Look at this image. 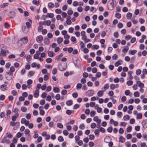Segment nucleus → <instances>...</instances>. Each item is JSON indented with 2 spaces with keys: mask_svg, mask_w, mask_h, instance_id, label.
Listing matches in <instances>:
<instances>
[{
  "mask_svg": "<svg viewBox=\"0 0 147 147\" xmlns=\"http://www.w3.org/2000/svg\"><path fill=\"white\" fill-rule=\"evenodd\" d=\"M122 60H118L117 62L115 63V65L116 67H117L120 65L121 63Z\"/></svg>",
  "mask_w": 147,
  "mask_h": 147,
  "instance_id": "nucleus-18",
  "label": "nucleus"
},
{
  "mask_svg": "<svg viewBox=\"0 0 147 147\" xmlns=\"http://www.w3.org/2000/svg\"><path fill=\"white\" fill-rule=\"evenodd\" d=\"M25 133L26 134L28 135V136L30 137V140H31V138L30 136V131L28 129H25L24 131Z\"/></svg>",
  "mask_w": 147,
  "mask_h": 147,
  "instance_id": "nucleus-13",
  "label": "nucleus"
},
{
  "mask_svg": "<svg viewBox=\"0 0 147 147\" xmlns=\"http://www.w3.org/2000/svg\"><path fill=\"white\" fill-rule=\"evenodd\" d=\"M49 74L47 73V75H45L44 76V80L45 81L49 79Z\"/></svg>",
  "mask_w": 147,
  "mask_h": 147,
  "instance_id": "nucleus-36",
  "label": "nucleus"
},
{
  "mask_svg": "<svg viewBox=\"0 0 147 147\" xmlns=\"http://www.w3.org/2000/svg\"><path fill=\"white\" fill-rule=\"evenodd\" d=\"M125 146L127 147H131V144L129 142H126L125 143Z\"/></svg>",
  "mask_w": 147,
  "mask_h": 147,
  "instance_id": "nucleus-55",
  "label": "nucleus"
},
{
  "mask_svg": "<svg viewBox=\"0 0 147 147\" xmlns=\"http://www.w3.org/2000/svg\"><path fill=\"white\" fill-rule=\"evenodd\" d=\"M136 84H137L138 86L140 88H143L144 86V85L143 83H142L141 81H136Z\"/></svg>",
  "mask_w": 147,
  "mask_h": 147,
  "instance_id": "nucleus-9",
  "label": "nucleus"
},
{
  "mask_svg": "<svg viewBox=\"0 0 147 147\" xmlns=\"http://www.w3.org/2000/svg\"><path fill=\"white\" fill-rule=\"evenodd\" d=\"M1 52L2 54V55L4 56H6V52L4 50H1Z\"/></svg>",
  "mask_w": 147,
  "mask_h": 147,
  "instance_id": "nucleus-56",
  "label": "nucleus"
},
{
  "mask_svg": "<svg viewBox=\"0 0 147 147\" xmlns=\"http://www.w3.org/2000/svg\"><path fill=\"white\" fill-rule=\"evenodd\" d=\"M94 94V92L93 90H90L88 91L86 93V94L87 96H91Z\"/></svg>",
  "mask_w": 147,
  "mask_h": 147,
  "instance_id": "nucleus-5",
  "label": "nucleus"
},
{
  "mask_svg": "<svg viewBox=\"0 0 147 147\" xmlns=\"http://www.w3.org/2000/svg\"><path fill=\"white\" fill-rule=\"evenodd\" d=\"M28 39L27 37H24L22 38L18 41V44L20 43L21 41H22L23 43L25 44H26L28 42Z\"/></svg>",
  "mask_w": 147,
  "mask_h": 147,
  "instance_id": "nucleus-4",
  "label": "nucleus"
},
{
  "mask_svg": "<svg viewBox=\"0 0 147 147\" xmlns=\"http://www.w3.org/2000/svg\"><path fill=\"white\" fill-rule=\"evenodd\" d=\"M99 48V46L98 45H93L92 47V49H98Z\"/></svg>",
  "mask_w": 147,
  "mask_h": 147,
  "instance_id": "nucleus-51",
  "label": "nucleus"
},
{
  "mask_svg": "<svg viewBox=\"0 0 147 147\" xmlns=\"http://www.w3.org/2000/svg\"><path fill=\"white\" fill-rule=\"evenodd\" d=\"M63 38L61 37H59L57 38V41L58 44L61 43L63 41Z\"/></svg>",
  "mask_w": 147,
  "mask_h": 147,
  "instance_id": "nucleus-27",
  "label": "nucleus"
},
{
  "mask_svg": "<svg viewBox=\"0 0 147 147\" xmlns=\"http://www.w3.org/2000/svg\"><path fill=\"white\" fill-rule=\"evenodd\" d=\"M137 52L136 50H129V54L131 55H134Z\"/></svg>",
  "mask_w": 147,
  "mask_h": 147,
  "instance_id": "nucleus-21",
  "label": "nucleus"
},
{
  "mask_svg": "<svg viewBox=\"0 0 147 147\" xmlns=\"http://www.w3.org/2000/svg\"><path fill=\"white\" fill-rule=\"evenodd\" d=\"M55 11L56 13L57 14L61 13V9H56L55 10Z\"/></svg>",
  "mask_w": 147,
  "mask_h": 147,
  "instance_id": "nucleus-40",
  "label": "nucleus"
},
{
  "mask_svg": "<svg viewBox=\"0 0 147 147\" xmlns=\"http://www.w3.org/2000/svg\"><path fill=\"white\" fill-rule=\"evenodd\" d=\"M96 126V123H92L90 125V127L92 129H94L95 128Z\"/></svg>",
  "mask_w": 147,
  "mask_h": 147,
  "instance_id": "nucleus-57",
  "label": "nucleus"
},
{
  "mask_svg": "<svg viewBox=\"0 0 147 147\" xmlns=\"http://www.w3.org/2000/svg\"><path fill=\"white\" fill-rule=\"evenodd\" d=\"M66 67V64L65 63L60 64L59 66V69L61 71H63L65 70Z\"/></svg>",
  "mask_w": 147,
  "mask_h": 147,
  "instance_id": "nucleus-3",
  "label": "nucleus"
},
{
  "mask_svg": "<svg viewBox=\"0 0 147 147\" xmlns=\"http://www.w3.org/2000/svg\"><path fill=\"white\" fill-rule=\"evenodd\" d=\"M131 36L130 35H126L125 36V38L126 40H128L131 38Z\"/></svg>",
  "mask_w": 147,
  "mask_h": 147,
  "instance_id": "nucleus-50",
  "label": "nucleus"
},
{
  "mask_svg": "<svg viewBox=\"0 0 147 147\" xmlns=\"http://www.w3.org/2000/svg\"><path fill=\"white\" fill-rule=\"evenodd\" d=\"M17 125L19 126L20 125V123L19 122H14L13 121H11L10 123V125L12 126H16Z\"/></svg>",
  "mask_w": 147,
  "mask_h": 147,
  "instance_id": "nucleus-17",
  "label": "nucleus"
},
{
  "mask_svg": "<svg viewBox=\"0 0 147 147\" xmlns=\"http://www.w3.org/2000/svg\"><path fill=\"white\" fill-rule=\"evenodd\" d=\"M52 59L51 58H47L46 60V61L47 63H50L52 62Z\"/></svg>",
  "mask_w": 147,
  "mask_h": 147,
  "instance_id": "nucleus-63",
  "label": "nucleus"
},
{
  "mask_svg": "<svg viewBox=\"0 0 147 147\" xmlns=\"http://www.w3.org/2000/svg\"><path fill=\"white\" fill-rule=\"evenodd\" d=\"M39 91L38 90L36 89V90L34 91V96L35 98L38 97L39 95Z\"/></svg>",
  "mask_w": 147,
  "mask_h": 147,
  "instance_id": "nucleus-14",
  "label": "nucleus"
},
{
  "mask_svg": "<svg viewBox=\"0 0 147 147\" xmlns=\"http://www.w3.org/2000/svg\"><path fill=\"white\" fill-rule=\"evenodd\" d=\"M57 126L60 128H62L63 127V125L60 123H58L57 124Z\"/></svg>",
  "mask_w": 147,
  "mask_h": 147,
  "instance_id": "nucleus-49",
  "label": "nucleus"
},
{
  "mask_svg": "<svg viewBox=\"0 0 147 147\" xmlns=\"http://www.w3.org/2000/svg\"><path fill=\"white\" fill-rule=\"evenodd\" d=\"M115 16L117 18L119 19L121 18V15L120 13H117L115 15Z\"/></svg>",
  "mask_w": 147,
  "mask_h": 147,
  "instance_id": "nucleus-44",
  "label": "nucleus"
},
{
  "mask_svg": "<svg viewBox=\"0 0 147 147\" xmlns=\"http://www.w3.org/2000/svg\"><path fill=\"white\" fill-rule=\"evenodd\" d=\"M60 96L59 94H57L55 96V99L57 100H59L60 99Z\"/></svg>",
  "mask_w": 147,
  "mask_h": 147,
  "instance_id": "nucleus-61",
  "label": "nucleus"
},
{
  "mask_svg": "<svg viewBox=\"0 0 147 147\" xmlns=\"http://www.w3.org/2000/svg\"><path fill=\"white\" fill-rule=\"evenodd\" d=\"M82 86V85L80 83H78L76 86L77 89H80Z\"/></svg>",
  "mask_w": 147,
  "mask_h": 147,
  "instance_id": "nucleus-54",
  "label": "nucleus"
},
{
  "mask_svg": "<svg viewBox=\"0 0 147 147\" xmlns=\"http://www.w3.org/2000/svg\"><path fill=\"white\" fill-rule=\"evenodd\" d=\"M142 125L144 128H146L147 127V121L144 120L142 122Z\"/></svg>",
  "mask_w": 147,
  "mask_h": 147,
  "instance_id": "nucleus-22",
  "label": "nucleus"
},
{
  "mask_svg": "<svg viewBox=\"0 0 147 147\" xmlns=\"http://www.w3.org/2000/svg\"><path fill=\"white\" fill-rule=\"evenodd\" d=\"M115 0H109V3L108 4L107 7L108 9L110 10H112L114 7V1Z\"/></svg>",
  "mask_w": 147,
  "mask_h": 147,
  "instance_id": "nucleus-1",
  "label": "nucleus"
},
{
  "mask_svg": "<svg viewBox=\"0 0 147 147\" xmlns=\"http://www.w3.org/2000/svg\"><path fill=\"white\" fill-rule=\"evenodd\" d=\"M95 114L96 113L95 111H92L90 113V116L91 117H93L95 115Z\"/></svg>",
  "mask_w": 147,
  "mask_h": 147,
  "instance_id": "nucleus-48",
  "label": "nucleus"
},
{
  "mask_svg": "<svg viewBox=\"0 0 147 147\" xmlns=\"http://www.w3.org/2000/svg\"><path fill=\"white\" fill-rule=\"evenodd\" d=\"M19 114L18 113H16L15 116H13L12 117V120L13 121H15L18 117Z\"/></svg>",
  "mask_w": 147,
  "mask_h": 147,
  "instance_id": "nucleus-19",
  "label": "nucleus"
},
{
  "mask_svg": "<svg viewBox=\"0 0 147 147\" xmlns=\"http://www.w3.org/2000/svg\"><path fill=\"white\" fill-rule=\"evenodd\" d=\"M67 93V91L64 90H62L61 92V94L63 95H65Z\"/></svg>",
  "mask_w": 147,
  "mask_h": 147,
  "instance_id": "nucleus-60",
  "label": "nucleus"
},
{
  "mask_svg": "<svg viewBox=\"0 0 147 147\" xmlns=\"http://www.w3.org/2000/svg\"><path fill=\"white\" fill-rule=\"evenodd\" d=\"M99 132V130L98 129H96L94 132V134L96 135V136L97 137L98 136Z\"/></svg>",
  "mask_w": 147,
  "mask_h": 147,
  "instance_id": "nucleus-31",
  "label": "nucleus"
},
{
  "mask_svg": "<svg viewBox=\"0 0 147 147\" xmlns=\"http://www.w3.org/2000/svg\"><path fill=\"white\" fill-rule=\"evenodd\" d=\"M129 50V47L127 46H125L123 47V49L122 50L123 53H126Z\"/></svg>",
  "mask_w": 147,
  "mask_h": 147,
  "instance_id": "nucleus-16",
  "label": "nucleus"
},
{
  "mask_svg": "<svg viewBox=\"0 0 147 147\" xmlns=\"http://www.w3.org/2000/svg\"><path fill=\"white\" fill-rule=\"evenodd\" d=\"M43 39V37L41 35L38 36L36 38L37 41L39 43L41 42Z\"/></svg>",
  "mask_w": 147,
  "mask_h": 147,
  "instance_id": "nucleus-10",
  "label": "nucleus"
},
{
  "mask_svg": "<svg viewBox=\"0 0 147 147\" xmlns=\"http://www.w3.org/2000/svg\"><path fill=\"white\" fill-rule=\"evenodd\" d=\"M72 101L71 100H70L67 101L66 102V104L68 106H70L72 104Z\"/></svg>",
  "mask_w": 147,
  "mask_h": 147,
  "instance_id": "nucleus-29",
  "label": "nucleus"
},
{
  "mask_svg": "<svg viewBox=\"0 0 147 147\" xmlns=\"http://www.w3.org/2000/svg\"><path fill=\"white\" fill-rule=\"evenodd\" d=\"M48 55L49 57H52L53 56V53L51 51L48 52Z\"/></svg>",
  "mask_w": 147,
  "mask_h": 147,
  "instance_id": "nucleus-34",
  "label": "nucleus"
},
{
  "mask_svg": "<svg viewBox=\"0 0 147 147\" xmlns=\"http://www.w3.org/2000/svg\"><path fill=\"white\" fill-rule=\"evenodd\" d=\"M15 12L13 11H11L9 14V16L11 18H13L15 17Z\"/></svg>",
  "mask_w": 147,
  "mask_h": 147,
  "instance_id": "nucleus-11",
  "label": "nucleus"
},
{
  "mask_svg": "<svg viewBox=\"0 0 147 147\" xmlns=\"http://www.w3.org/2000/svg\"><path fill=\"white\" fill-rule=\"evenodd\" d=\"M133 82L132 81L129 80L127 82V84L128 86H131L133 84Z\"/></svg>",
  "mask_w": 147,
  "mask_h": 147,
  "instance_id": "nucleus-43",
  "label": "nucleus"
},
{
  "mask_svg": "<svg viewBox=\"0 0 147 147\" xmlns=\"http://www.w3.org/2000/svg\"><path fill=\"white\" fill-rule=\"evenodd\" d=\"M114 36L116 38H117L119 36V34L117 32H115L113 34Z\"/></svg>",
  "mask_w": 147,
  "mask_h": 147,
  "instance_id": "nucleus-58",
  "label": "nucleus"
},
{
  "mask_svg": "<svg viewBox=\"0 0 147 147\" xmlns=\"http://www.w3.org/2000/svg\"><path fill=\"white\" fill-rule=\"evenodd\" d=\"M48 6L49 8H51L54 7L55 5L53 3L49 2L48 3Z\"/></svg>",
  "mask_w": 147,
  "mask_h": 147,
  "instance_id": "nucleus-23",
  "label": "nucleus"
},
{
  "mask_svg": "<svg viewBox=\"0 0 147 147\" xmlns=\"http://www.w3.org/2000/svg\"><path fill=\"white\" fill-rule=\"evenodd\" d=\"M8 5V3H4L3 4L0 6V7L1 8H3Z\"/></svg>",
  "mask_w": 147,
  "mask_h": 147,
  "instance_id": "nucleus-52",
  "label": "nucleus"
},
{
  "mask_svg": "<svg viewBox=\"0 0 147 147\" xmlns=\"http://www.w3.org/2000/svg\"><path fill=\"white\" fill-rule=\"evenodd\" d=\"M58 140L60 142H62L64 140L63 138L61 136H59L58 138Z\"/></svg>",
  "mask_w": 147,
  "mask_h": 147,
  "instance_id": "nucleus-45",
  "label": "nucleus"
},
{
  "mask_svg": "<svg viewBox=\"0 0 147 147\" xmlns=\"http://www.w3.org/2000/svg\"><path fill=\"white\" fill-rule=\"evenodd\" d=\"M124 130L122 128H120L119 130V132L121 134H123L124 132Z\"/></svg>",
  "mask_w": 147,
  "mask_h": 147,
  "instance_id": "nucleus-59",
  "label": "nucleus"
},
{
  "mask_svg": "<svg viewBox=\"0 0 147 147\" xmlns=\"http://www.w3.org/2000/svg\"><path fill=\"white\" fill-rule=\"evenodd\" d=\"M71 40L72 42H74L75 43L76 42V38L74 36L71 37Z\"/></svg>",
  "mask_w": 147,
  "mask_h": 147,
  "instance_id": "nucleus-41",
  "label": "nucleus"
},
{
  "mask_svg": "<svg viewBox=\"0 0 147 147\" xmlns=\"http://www.w3.org/2000/svg\"><path fill=\"white\" fill-rule=\"evenodd\" d=\"M51 21L49 20L45 21L42 23V25H47L48 26H49L51 24Z\"/></svg>",
  "mask_w": 147,
  "mask_h": 147,
  "instance_id": "nucleus-12",
  "label": "nucleus"
},
{
  "mask_svg": "<svg viewBox=\"0 0 147 147\" xmlns=\"http://www.w3.org/2000/svg\"><path fill=\"white\" fill-rule=\"evenodd\" d=\"M59 90V88L57 87H55L53 88V91L55 93L58 92Z\"/></svg>",
  "mask_w": 147,
  "mask_h": 147,
  "instance_id": "nucleus-26",
  "label": "nucleus"
},
{
  "mask_svg": "<svg viewBox=\"0 0 147 147\" xmlns=\"http://www.w3.org/2000/svg\"><path fill=\"white\" fill-rule=\"evenodd\" d=\"M134 95L135 97H138L140 96V93L136 91L134 92Z\"/></svg>",
  "mask_w": 147,
  "mask_h": 147,
  "instance_id": "nucleus-35",
  "label": "nucleus"
},
{
  "mask_svg": "<svg viewBox=\"0 0 147 147\" xmlns=\"http://www.w3.org/2000/svg\"><path fill=\"white\" fill-rule=\"evenodd\" d=\"M35 73V71H30L28 74V76L29 77H31L32 76L34 75Z\"/></svg>",
  "mask_w": 147,
  "mask_h": 147,
  "instance_id": "nucleus-15",
  "label": "nucleus"
},
{
  "mask_svg": "<svg viewBox=\"0 0 147 147\" xmlns=\"http://www.w3.org/2000/svg\"><path fill=\"white\" fill-rule=\"evenodd\" d=\"M112 130L113 127L111 126L108 127L107 129V131L109 133H111L112 131Z\"/></svg>",
  "mask_w": 147,
  "mask_h": 147,
  "instance_id": "nucleus-47",
  "label": "nucleus"
},
{
  "mask_svg": "<svg viewBox=\"0 0 147 147\" xmlns=\"http://www.w3.org/2000/svg\"><path fill=\"white\" fill-rule=\"evenodd\" d=\"M47 17L50 18H53L54 16V15L53 13H48L47 14Z\"/></svg>",
  "mask_w": 147,
  "mask_h": 147,
  "instance_id": "nucleus-30",
  "label": "nucleus"
},
{
  "mask_svg": "<svg viewBox=\"0 0 147 147\" xmlns=\"http://www.w3.org/2000/svg\"><path fill=\"white\" fill-rule=\"evenodd\" d=\"M15 70L14 67L13 66H11L10 68V71L9 72L13 73V72L15 71Z\"/></svg>",
  "mask_w": 147,
  "mask_h": 147,
  "instance_id": "nucleus-42",
  "label": "nucleus"
},
{
  "mask_svg": "<svg viewBox=\"0 0 147 147\" xmlns=\"http://www.w3.org/2000/svg\"><path fill=\"white\" fill-rule=\"evenodd\" d=\"M13 137V136L11 134L7 132L6 134V137H7L9 138H11Z\"/></svg>",
  "mask_w": 147,
  "mask_h": 147,
  "instance_id": "nucleus-39",
  "label": "nucleus"
},
{
  "mask_svg": "<svg viewBox=\"0 0 147 147\" xmlns=\"http://www.w3.org/2000/svg\"><path fill=\"white\" fill-rule=\"evenodd\" d=\"M5 98V96L3 94H1L0 96V100H4Z\"/></svg>",
  "mask_w": 147,
  "mask_h": 147,
  "instance_id": "nucleus-64",
  "label": "nucleus"
},
{
  "mask_svg": "<svg viewBox=\"0 0 147 147\" xmlns=\"http://www.w3.org/2000/svg\"><path fill=\"white\" fill-rule=\"evenodd\" d=\"M1 90L2 91L7 90L8 89L7 86L5 84L1 85L0 87Z\"/></svg>",
  "mask_w": 147,
  "mask_h": 147,
  "instance_id": "nucleus-7",
  "label": "nucleus"
},
{
  "mask_svg": "<svg viewBox=\"0 0 147 147\" xmlns=\"http://www.w3.org/2000/svg\"><path fill=\"white\" fill-rule=\"evenodd\" d=\"M33 4L38 6L40 4V2L39 1H37L36 0H33L32 1Z\"/></svg>",
  "mask_w": 147,
  "mask_h": 147,
  "instance_id": "nucleus-20",
  "label": "nucleus"
},
{
  "mask_svg": "<svg viewBox=\"0 0 147 147\" xmlns=\"http://www.w3.org/2000/svg\"><path fill=\"white\" fill-rule=\"evenodd\" d=\"M132 16V14L129 12L126 15L127 18V19H130Z\"/></svg>",
  "mask_w": 147,
  "mask_h": 147,
  "instance_id": "nucleus-28",
  "label": "nucleus"
},
{
  "mask_svg": "<svg viewBox=\"0 0 147 147\" xmlns=\"http://www.w3.org/2000/svg\"><path fill=\"white\" fill-rule=\"evenodd\" d=\"M141 73V70L140 69L137 70L136 71V73L137 75H139Z\"/></svg>",
  "mask_w": 147,
  "mask_h": 147,
  "instance_id": "nucleus-53",
  "label": "nucleus"
},
{
  "mask_svg": "<svg viewBox=\"0 0 147 147\" xmlns=\"http://www.w3.org/2000/svg\"><path fill=\"white\" fill-rule=\"evenodd\" d=\"M109 88V84H105L103 87V88L104 89V91H105L106 90V89H108Z\"/></svg>",
  "mask_w": 147,
  "mask_h": 147,
  "instance_id": "nucleus-46",
  "label": "nucleus"
},
{
  "mask_svg": "<svg viewBox=\"0 0 147 147\" xmlns=\"http://www.w3.org/2000/svg\"><path fill=\"white\" fill-rule=\"evenodd\" d=\"M142 118V115L141 113H139L137 115V119H141Z\"/></svg>",
  "mask_w": 147,
  "mask_h": 147,
  "instance_id": "nucleus-37",
  "label": "nucleus"
},
{
  "mask_svg": "<svg viewBox=\"0 0 147 147\" xmlns=\"http://www.w3.org/2000/svg\"><path fill=\"white\" fill-rule=\"evenodd\" d=\"M125 141V139L122 136H120L119 137V142L122 143H123Z\"/></svg>",
  "mask_w": 147,
  "mask_h": 147,
  "instance_id": "nucleus-25",
  "label": "nucleus"
},
{
  "mask_svg": "<svg viewBox=\"0 0 147 147\" xmlns=\"http://www.w3.org/2000/svg\"><path fill=\"white\" fill-rule=\"evenodd\" d=\"M13 75V73L7 72L5 74V78L8 80H10L12 78Z\"/></svg>",
  "mask_w": 147,
  "mask_h": 147,
  "instance_id": "nucleus-2",
  "label": "nucleus"
},
{
  "mask_svg": "<svg viewBox=\"0 0 147 147\" xmlns=\"http://www.w3.org/2000/svg\"><path fill=\"white\" fill-rule=\"evenodd\" d=\"M129 116L128 115H126L123 117V119L124 121H127L129 119Z\"/></svg>",
  "mask_w": 147,
  "mask_h": 147,
  "instance_id": "nucleus-32",
  "label": "nucleus"
},
{
  "mask_svg": "<svg viewBox=\"0 0 147 147\" xmlns=\"http://www.w3.org/2000/svg\"><path fill=\"white\" fill-rule=\"evenodd\" d=\"M29 29L28 28L26 27L25 26H23L22 27V30L24 33H27L29 30Z\"/></svg>",
  "mask_w": 147,
  "mask_h": 147,
  "instance_id": "nucleus-8",
  "label": "nucleus"
},
{
  "mask_svg": "<svg viewBox=\"0 0 147 147\" xmlns=\"http://www.w3.org/2000/svg\"><path fill=\"white\" fill-rule=\"evenodd\" d=\"M85 127V126L84 124L82 123L81 124L80 126H79V128L81 129H84Z\"/></svg>",
  "mask_w": 147,
  "mask_h": 147,
  "instance_id": "nucleus-38",
  "label": "nucleus"
},
{
  "mask_svg": "<svg viewBox=\"0 0 147 147\" xmlns=\"http://www.w3.org/2000/svg\"><path fill=\"white\" fill-rule=\"evenodd\" d=\"M44 42L46 44L48 45L50 43V41L48 38H46L44 40Z\"/></svg>",
  "mask_w": 147,
  "mask_h": 147,
  "instance_id": "nucleus-33",
  "label": "nucleus"
},
{
  "mask_svg": "<svg viewBox=\"0 0 147 147\" xmlns=\"http://www.w3.org/2000/svg\"><path fill=\"white\" fill-rule=\"evenodd\" d=\"M80 82L82 83V84H84L86 83V79L83 78L81 79Z\"/></svg>",
  "mask_w": 147,
  "mask_h": 147,
  "instance_id": "nucleus-62",
  "label": "nucleus"
},
{
  "mask_svg": "<svg viewBox=\"0 0 147 147\" xmlns=\"http://www.w3.org/2000/svg\"><path fill=\"white\" fill-rule=\"evenodd\" d=\"M1 142L2 143H6L7 144L10 143V140L9 139H7L6 137L5 136L1 140Z\"/></svg>",
  "mask_w": 147,
  "mask_h": 147,
  "instance_id": "nucleus-6",
  "label": "nucleus"
},
{
  "mask_svg": "<svg viewBox=\"0 0 147 147\" xmlns=\"http://www.w3.org/2000/svg\"><path fill=\"white\" fill-rule=\"evenodd\" d=\"M104 94L103 91L100 90L97 92V95L98 96L101 97Z\"/></svg>",
  "mask_w": 147,
  "mask_h": 147,
  "instance_id": "nucleus-24",
  "label": "nucleus"
}]
</instances>
